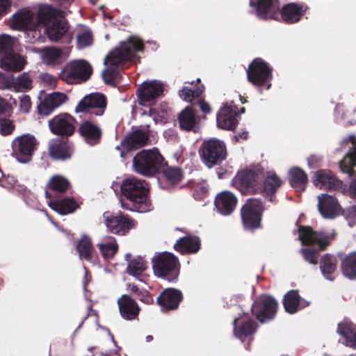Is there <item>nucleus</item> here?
Here are the masks:
<instances>
[{
	"instance_id": "f257e3e1",
	"label": "nucleus",
	"mask_w": 356,
	"mask_h": 356,
	"mask_svg": "<svg viewBox=\"0 0 356 356\" xmlns=\"http://www.w3.org/2000/svg\"><path fill=\"white\" fill-rule=\"evenodd\" d=\"M118 179L117 177L111 187L116 194L119 188L120 202L124 209L138 213H146L152 209L149 188L145 180L134 177L124 178L121 182L118 181Z\"/></svg>"
},
{
	"instance_id": "f03ea898",
	"label": "nucleus",
	"mask_w": 356,
	"mask_h": 356,
	"mask_svg": "<svg viewBox=\"0 0 356 356\" xmlns=\"http://www.w3.org/2000/svg\"><path fill=\"white\" fill-rule=\"evenodd\" d=\"M249 10L251 14L261 20L277 19L280 13L283 21L287 24L298 22L305 12L302 5L295 3H288L281 7L280 0H250Z\"/></svg>"
},
{
	"instance_id": "7ed1b4c3",
	"label": "nucleus",
	"mask_w": 356,
	"mask_h": 356,
	"mask_svg": "<svg viewBox=\"0 0 356 356\" xmlns=\"http://www.w3.org/2000/svg\"><path fill=\"white\" fill-rule=\"evenodd\" d=\"M332 232V234H330L325 231H314L310 227L302 226L298 228V239L303 245H318V248H302L300 250L305 261L317 264L319 251L323 250L335 235L334 230Z\"/></svg>"
},
{
	"instance_id": "20e7f679",
	"label": "nucleus",
	"mask_w": 356,
	"mask_h": 356,
	"mask_svg": "<svg viewBox=\"0 0 356 356\" xmlns=\"http://www.w3.org/2000/svg\"><path fill=\"white\" fill-rule=\"evenodd\" d=\"M132 163L134 170L147 177H154L166 165L157 147L140 150L133 157Z\"/></svg>"
},
{
	"instance_id": "39448f33",
	"label": "nucleus",
	"mask_w": 356,
	"mask_h": 356,
	"mask_svg": "<svg viewBox=\"0 0 356 356\" xmlns=\"http://www.w3.org/2000/svg\"><path fill=\"white\" fill-rule=\"evenodd\" d=\"M154 276L170 283L176 282L180 273V263L172 252H156L151 259Z\"/></svg>"
},
{
	"instance_id": "423d86ee",
	"label": "nucleus",
	"mask_w": 356,
	"mask_h": 356,
	"mask_svg": "<svg viewBox=\"0 0 356 356\" xmlns=\"http://www.w3.org/2000/svg\"><path fill=\"white\" fill-rule=\"evenodd\" d=\"M198 153L202 163L209 169L220 165L227 156L225 141L216 137L204 139Z\"/></svg>"
},
{
	"instance_id": "0eeeda50",
	"label": "nucleus",
	"mask_w": 356,
	"mask_h": 356,
	"mask_svg": "<svg viewBox=\"0 0 356 356\" xmlns=\"http://www.w3.org/2000/svg\"><path fill=\"white\" fill-rule=\"evenodd\" d=\"M277 307L278 302L273 296L263 293L257 296L252 303L250 312L257 321L264 324L274 319Z\"/></svg>"
},
{
	"instance_id": "6e6552de",
	"label": "nucleus",
	"mask_w": 356,
	"mask_h": 356,
	"mask_svg": "<svg viewBox=\"0 0 356 356\" xmlns=\"http://www.w3.org/2000/svg\"><path fill=\"white\" fill-rule=\"evenodd\" d=\"M144 45L142 40L136 35H129L126 41H120V45L115 47L111 52L113 54L112 63L116 65H120L124 62L134 58H138L137 52H143Z\"/></svg>"
},
{
	"instance_id": "1a4fd4ad",
	"label": "nucleus",
	"mask_w": 356,
	"mask_h": 356,
	"mask_svg": "<svg viewBox=\"0 0 356 356\" xmlns=\"http://www.w3.org/2000/svg\"><path fill=\"white\" fill-rule=\"evenodd\" d=\"M37 145V139L33 134L27 133L18 136L12 141L11 156L20 163H28L32 161Z\"/></svg>"
},
{
	"instance_id": "9d476101",
	"label": "nucleus",
	"mask_w": 356,
	"mask_h": 356,
	"mask_svg": "<svg viewBox=\"0 0 356 356\" xmlns=\"http://www.w3.org/2000/svg\"><path fill=\"white\" fill-rule=\"evenodd\" d=\"M263 202L260 198H248L241 209V217L243 225L246 230L260 228Z\"/></svg>"
},
{
	"instance_id": "9b49d317",
	"label": "nucleus",
	"mask_w": 356,
	"mask_h": 356,
	"mask_svg": "<svg viewBox=\"0 0 356 356\" xmlns=\"http://www.w3.org/2000/svg\"><path fill=\"white\" fill-rule=\"evenodd\" d=\"M247 79L252 85L260 87L266 86L267 90L271 87L272 68L261 58H254L246 70Z\"/></svg>"
},
{
	"instance_id": "f8f14e48",
	"label": "nucleus",
	"mask_w": 356,
	"mask_h": 356,
	"mask_svg": "<svg viewBox=\"0 0 356 356\" xmlns=\"http://www.w3.org/2000/svg\"><path fill=\"white\" fill-rule=\"evenodd\" d=\"M163 83L158 80H145L141 83L136 90V96L140 106L151 107L154 105L156 99L163 95Z\"/></svg>"
},
{
	"instance_id": "ddd939ff",
	"label": "nucleus",
	"mask_w": 356,
	"mask_h": 356,
	"mask_svg": "<svg viewBox=\"0 0 356 356\" xmlns=\"http://www.w3.org/2000/svg\"><path fill=\"white\" fill-rule=\"evenodd\" d=\"M107 106L106 96L99 92L86 95L77 104L74 112L76 113H90L95 116L104 115Z\"/></svg>"
},
{
	"instance_id": "4468645a",
	"label": "nucleus",
	"mask_w": 356,
	"mask_h": 356,
	"mask_svg": "<svg viewBox=\"0 0 356 356\" xmlns=\"http://www.w3.org/2000/svg\"><path fill=\"white\" fill-rule=\"evenodd\" d=\"M76 120L68 113H60L48 121L51 134L61 138H69L76 131Z\"/></svg>"
},
{
	"instance_id": "2eb2a0df",
	"label": "nucleus",
	"mask_w": 356,
	"mask_h": 356,
	"mask_svg": "<svg viewBox=\"0 0 356 356\" xmlns=\"http://www.w3.org/2000/svg\"><path fill=\"white\" fill-rule=\"evenodd\" d=\"M341 172L348 178H353L349 184L350 195L356 199V144H353L345 154L343 159L339 161Z\"/></svg>"
},
{
	"instance_id": "dca6fc26",
	"label": "nucleus",
	"mask_w": 356,
	"mask_h": 356,
	"mask_svg": "<svg viewBox=\"0 0 356 356\" xmlns=\"http://www.w3.org/2000/svg\"><path fill=\"white\" fill-rule=\"evenodd\" d=\"M318 211L323 218L334 219L341 213V207L332 195L321 193L317 196Z\"/></svg>"
},
{
	"instance_id": "f3484780",
	"label": "nucleus",
	"mask_w": 356,
	"mask_h": 356,
	"mask_svg": "<svg viewBox=\"0 0 356 356\" xmlns=\"http://www.w3.org/2000/svg\"><path fill=\"white\" fill-rule=\"evenodd\" d=\"M184 296L181 291L178 289L168 287L165 289L156 298V303L161 307L163 312L177 309Z\"/></svg>"
},
{
	"instance_id": "a211bd4d",
	"label": "nucleus",
	"mask_w": 356,
	"mask_h": 356,
	"mask_svg": "<svg viewBox=\"0 0 356 356\" xmlns=\"http://www.w3.org/2000/svg\"><path fill=\"white\" fill-rule=\"evenodd\" d=\"M73 153V143L69 138H54L49 142V154L56 161L70 159Z\"/></svg>"
},
{
	"instance_id": "6ab92c4d",
	"label": "nucleus",
	"mask_w": 356,
	"mask_h": 356,
	"mask_svg": "<svg viewBox=\"0 0 356 356\" xmlns=\"http://www.w3.org/2000/svg\"><path fill=\"white\" fill-rule=\"evenodd\" d=\"M105 225L109 231L113 234L124 236L133 227L131 220L125 215L118 213L116 214H104Z\"/></svg>"
},
{
	"instance_id": "aec40b11",
	"label": "nucleus",
	"mask_w": 356,
	"mask_h": 356,
	"mask_svg": "<svg viewBox=\"0 0 356 356\" xmlns=\"http://www.w3.org/2000/svg\"><path fill=\"white\" fill-rule=\"evenodd\" d=\"M67 78L76 80L79 83L86 82L92 74V67L85 59L74 60L68 64Z\"/></svg>"
},
{
	"instance_id": "412c9836",
	"label": "nucleus",
	"mask_w": 356,
	"mask_h": 356,
	"mask_svg": "<svg viewBox=\"0 0 356 356\" xmlns=\"http://www.w3.org/2000/svg\"><path fill=\"white\" fill-rule=\"evenodd\" d=\"M68 100L66 94L61 92H53L44 97L38 106V112L40 115L48 116L55 109Z\"/></svg>"
},
{
	"instance_id": "4be33fe9",
	"label": "nucleus",
	"mask_w": 356,
	"mask_h": 356,
	"mask_svg": "<svg viewBox=\"0 0 356 356\" xmlns=\"http://www.w3.org/2000/svg\"><path fill=\"white\" fill-rule=\"evenodd\" d=\"M238 113L232 106L224 104L216 114V125L218 129L234 131L238 125Z\"/></svg>"
},
{
	"instance_id": "5701e85b",
	"label": "nucleus",
	"mask_w": 356,
	"mask_h": 356,
	"mask_svg": "<svg viewBox=\"0 0 356 356\" xmlns=\"http://www.w3.org/2000/svg\"><path fill=\"white\" fill-rule=\"evenodd\" d=\"M78 133L84 142L90 146H95L100 143L102 131L101 128L90 120L83 121L78 127Z\"/></svg>"
},
{
	"instance_id": "b1692460",
	"label": "nucleus",
	"mask_w": 356,
	"mask_h": 356,
	"mask_svg": "<svg viewBox=\"0 0 356 356\" xmlns=\"http://www.w3.org/2000/svg\"><path fill=\"white\" fill-rule=\"evenodd\" d=\"M131 129V131L127 133L125 138L121 141V145H127L129 149L136 150L149 143L148 130L143 129L140 127H132Z\"/></svg>"
},
{
	"instance_id": "393cba45",
	"label": "nucleus",
	"mask_w": 356,
	"mask_h": 356,
	"mask_svg": "<svg viewBox=\"0 0 356 356\" xmlns=\"http://www.w3.org/2000/svg\"><path fill=\"white\" fill-rule=\"evenodd\" d=\"M13 29L22 31L24 29H35L34 13L29 8H22L13 13L10 18Z\"/></svg>"
},
{
	"instance_id": "a878e982",
	"label": "nucleus",
	"mask_w": 356,
	"mask_h": 356,
	"mask_svg": "<svg viewBox=\"0 0 356 356\" xmlns=\"http://www.w3.org/2000/svg\"><path fill=\"white\" fill-rule=\"evenodd\" d=\"M236 203L237 198L236 195L227 190L218 193L214 200V205L217 211L222 216L230 215L234 210Z\"/></svg>"
},
{
	"instance_id": "bb28decb",
	"label": "nucleus",
	"mask_w": 356,
	"mask_h": 356,
	"mask_svg": "<svg viewBox=\"0 0 356 356\" xmlns=\"http://www.w3.org/2000/svg\"><path fill=\"white\" fill-rule=\"evenodd\" d=\"M117 303L120 314L123 319L131 321L138 317L140 308L136 300L129 295H122L118 299Z\"/></svg>"
},
{
	"instance_id": "cd10ccee",
	"label": "nucleus",
	"mask_w": 356,
	"mask_h": 356,
	"mask_svg": "<svg viewBox=\"0 0 356 356\" xmlns=\"http://www.w3.org/2000/svg\"><path fill=\"white\" fill-rule=\"evenodd\" d=\"M70 24L64 18H56L46 26L44 33L51 42H58L69 35Z\"/></svg>"
},
{
	"instance_id": "c85d7f7f",
	"label": "nucleus",
	"mask_w": 356,
	"mask_h": 356,
	"mask_svg": "<svg viewBox=\"0 0 356 356\" xmlns=\"http://www.w3.org/2000/svg\"><path fill=\"white\" fill-rule=\"evenodd\" d=\"M59 8L47 4L40 5L36 14H34L35 29L39 27H44L54 20L56 15L58 13Z\"/></svg>"
},
{
	"instance_id": "c756f323",
	"label": "nucleus",
	"mask_w": 356,
	"mask_h": 356,
	"mask_svg": "<svg viewBox=\"0 0 356 356\" xmlns=\"http://www.w3.org/2000/svg\"><path fill=\"white\" fill-rule=\"evenodd\" d=\"M201 248V241L195 235H186L180 237L174 244V248L181 254H195Z\"/></svg>"
},
{
	"instance_id": "7c9ffc66",
	"label": "nucleus",
	"mask_w": 356,
	"mask_h": 356,
	"mask_svg": "<svg viewBox=\"0 0 356 356\" xmlns=\"http://www.w3.org/2000/svg\"><path fill=\"white\" fill-rule=\"evenodd\" d=\"M76 250L79 253L80 259H86V261L95 265L99 261L97 257L95 255V250L92 245L90 237L84 234L78 241Z\"/></svg>"
},
{
	"instance_id": "2f4dec72",
	"label": "nucleus",
	"mask_w": 356,
	"mask_h": 356,
	"mask_svg": "<svg viewBox=\"0 0 356 356\" xmlns=\"http://www.w3.org/2000/svg\"><path fill=\"white\" fill-rule=\"evenodd\" d=\"M248 315V313L243 312L242 315L235 318L232 322L234 334L236 337L239 339L241 342H243V337H247L250 335H252L257 331V325L256 323L250 318L247 321H244L238 327H237L238 320L243 316Z\"/></svg>"
},
{
	"instance_id": "473e14b6",
	"label": "nucleus",
	"mask_w": 356,
	"mask_h": 356,
	"mask_svg": "<svg viewBox=\"0 0 356 356\" xmlns=\"http://www.w3.org/2000/svg\"><path fill=\"white\" fill-rule=\"evenodd\" d=\"M178 122L179 128L181 130L194 132L196 131V126L198 123V119L193 108L190 106H186L178 115Z\"/></svg>"
},
{
	"instance_id": "72a5a7b5",
	"label": "nucleus",
	"mask_w": 356,
	"mask_h": 356,
	"mask_svg": "<svg viewBox=\"0 0 356 356\" xmlns=\"http://www.w3.org/2000/svg\"><path fill=\"white\" fill-rule=\"evenodd\" d=\"M337 333L346 341V346L356 349V325L350 321L344 319L337 326Z\"/></svg>"
},
{
	"instance_id": "f704fd0d",
	"label": "nucleus",
	"mask_w": 356,
	"mask_h": 356,
	"mask_svg": "<svg viewBox=\"0 0 356 356\" xmlns=\"http://www.w3.org/2000/svg\"><path fill=\"white\" fill-rule=\"evenodd\" d=\"M50 208L61 216L74 213L78 208L79 204L73 197H66L49 204Z\"/></svg>"
},
{
	"instance_id": "c9c22d12",
	"label": "nucleus",
	"mask_w": 356,
	"mask_h": 356,
	"mask_svg": "<svg viewBox=\"0 0 356 356\" xmlns=\"http://www.w3.org/2000/svg\"><path fill=\"white\" fill-rule=\"evenodd\" d=\"M319 268L326 280L333 282L334 277L332 275L337 270V259L330 253L323 254L320 259Z\"/></svg>"
},
{
	"instance_id": "e433bc0d",
	"label": "nucleus",
	"mask_w": 356,
	"mask_h": 356,
	"mask_svg": "<svg viewBox=\"0 0 356 356\" xmlns=\"http://www.w3.org/2000/svg\"><path fill=\"white\" fill-rule=\"evenodd\" d=\"M302 298L298 290L291 289L287 291L282 300L283 306L286 313L294 314L300 309Z\"/></svg>"
},
{
	"instance_id": "4c0bfd02",
	"label": "nucleus",
	"mask_w": 356,
	"mask_h": 356,
	"mask_svg": "<svg viewBox=\"0 0 356 356\" xmlns=\"http://www.w3.org/2000/svg\"><path fill=\"white\" fill-rule=\"evenodd\" d=\"M7 56L8 57V60H0V67L1 69L9 72H20L24 69L26 64V61L22 56L15 54H11Z\"/></svg>"
},
{
	"instance_id": "58836bf2",
	"label": "nucleus",
	"mask_w": 356,
	"mask_h": 356,
	"mask_svg": "<svg viewBox=\"0 0 356 356\" xmlns=\"http://www.w3.org/2000/svg\"><path fill=\"white\" fill-rule=\"evenodd\" d=\"M261 174L252 170H244L238 174L237 179L242 187L253 189L261 179Z\"/></svg>"
},
{
	"instance_id": "ea45409f",
	"label": "nucleus",
	"mask_w": 356,
	"mask_h": 356,
	"mask_svg": "<svg viewBox=\"0 0 356 356\" xmlns=\"http://www.w3.org/2000/svg\"><path fill=\"white\" fill-rule=\"evenodd\" d=\"M281 185L282 180L275 173L267 176L263 185L266 199L269 202H273L275 200L274 195Z\"/></svg>"
},
{
	"instance_id": "a19ab883",
	"label": "nucleus",
	"mask_w": 356,
	"mask_h": 356,
	"mask_svg": "<svg viewBox=\"0 0 356 356\" xmlns=\"http://www.w3.org/2000/svg\"><path fill=\"white\" fill-rule=\"evenodd\" d=\"M343 275L350 280H356V251L350 252L341 262Z\"/></svg>"
},
{
	"instance_id": "79ce46f5",
	"label": "nucleus",
	"mask_w": 356,
	"mask_h": 356,
	"mask_svg": "<svg viewBox=\"0 0 356 356\" xmlns=\"http://www.w3.org/2000/svg\"><path fill=\"white\" fill-rule=\"evenodd\" d=\"M147 268V263L145 261L144 257L138 255L128 263L126 273L129 275L143 282V280L140 278V276L146 270Z\"/></svg>"
},
{
	"instance_id": "37998d69",
	"label": "nucleus",
	"mask_w": 356,
	"mask_h": 356,
	"mask_svg": "<svg viewBox=\"0 0 356 356\" xmlns=\"http://www.w3.org/2000/svg\"><path fill=\"white\" fill-rule=\"evenodd\" d=\"M41 59L48 66L58 65L61 62L63 50L58 47H49L47 49H42Z\"/></svg>"
},
{
	"instance_id": "c03bdc74",
	"label": "nucleus",
	"mask_w": 356,
	"mask_h": 356,
	"mask_svg": "<svg viewBox=\"0 0 356 356\" xmlns=\"http://www.w3.org/2000/svg\"><path fill=\"white\" fill-rule=\"evenodd\" d=\"M289 175L291 186L294 188L300 187L302 191H305L308 180L306 172L299 167H293L289 170Z\"/></svg>"
},
{
	"instance_id": "a18cd8bd",
	"label": "nucleus",
	"mask_w": 356,
	"mask_h": 356,
	"mask_svg": "<svg viewBox=\"0 0 356 356\" xmlns=\"http://www.w3.org/2000/svg\"><path fill=\"white\" fill-rule=\"evenodd\" d=\"M312 181L314 186H319L321 188H332L338 186V184H335L334 177L332 175L327 174L324 170H319L316 172L314 173Z\"/></svg>"
},
{
	"instance_id": "49530a36",
	"label": "nucleus",
	"mask_w": 356,
	"mask_h": 356,
	"mask_svg": "<svg viewBox=\"0 0 356 356\" xmlns=\"http://www.w3.org/2000/svg\"><path fill=\"white\" fill-rule=\"evenodd\" d=\"M97 245L104 259H112L118 250V245L113 236H108L106 241Z\"/></svg>"
},
{
	"instance_id": "de8ad7c7",
	"label": "nucleus",
	"mask_w": 356,
	"mask_h": 356,
	"mask_svg": "<svg viewBox=\"0 0 356 356\" xmlns=\"http://www.w3.org/2000/svg\"><path fill=\"white\" fill-rule=\"evenodd\" d=\"M48 186L50 189L58 191L65 192L70 186V181L64 177L60 175H54L48 182Z\"/></svg>"
},
{
	"instance_id": "09e8293b",
	"label": "nucleus",
	"mask_w": 356,
	"mask_h": 356,
	"mask_svg": "<svg viewBox=\"0 0 356 356\" xmlns=\"http://www.w3.org/2000/svg\"><path fill=\"white\" fill-rule=\"evenodd\" d=\"M204 86L203 85L197 86L195 89H191L188 86H184L179 91V95L183 100L191 102L193 99L198 98L204 92Z\"/></svg>"
},
{
	"instance_id": "8fccbe9b",
	"label": "nucleus",
	"mask_w": 356,
	"mask_h": 356,
	"mask_svg": "<svg viewBox=\"0 0 356 356\" xmlns=\"http://www.w3.org/2000/svg\"><path fill=\"white\" fill-rule=\"evenodd\" d=\"M13 37L8 34H0V54L10 55L14 54Z\"/></svg>"
},
{
	"instance_id": "3c124183",
	"label": "nucleus",
	"mask_w": 356,
	"mask_h": 356,
	"mask_svg": "<svg viewBox=\"0 0 356 356\" xmlns=\"http://www.w3.org/2000/svg\"><path fill=\"white\" fill-rule=\"evenodd\" d=\"M163 175L165 179L171 184H177L183 178L182 170L179 167H169L163 171Z\"/></svg>"
},
{
	"instance_id": "603ef678",
	"label": "nucleus",
	"mask_w": 356,
	"mask_h": 356,
	"mask_svg": "<svg viewBox=\"0 0 356 356\" xmlns=\"http://www.w3.org/2000/svg\"><path fill=\"white\" fill-rule=\"evenodd\" d=\"M15 85V77L12 74H7L0 72L1 89H10L14 88V90L18 92V88Z\"/></svg>"
},
{
	"instance_id": "864d4df0",
	"label": "nucleus",
	"mask_w": 356,
	"mask_h": 356,
	"mask_svg": "<svg viewBox=\"0 0 356 356\" xmlns=\"http://www.w3.org/2000/svg\"><path fill=\"white\" fill-rule=\"evenodd\" d=\"M18 91H26L32 88V80L29 72H24L15 78Z\"/></svg>"
},
{
	"instance_id": "5fc2aeb1",
	"label": "nucleus",
	"mask_w": 356,
	"mask_h": 356,
	"mask_svg": "<svg viewBox=\"0 0 356 356\" xmlns=\"http://www.w3.org/2000/svg\"><path fill=\"white\" fill-rule=\"evenodd\" d=\"M77 40V47L79 49H83L90 46L92 44V35L90 31H84L81 34H78L76 36Z\"/></svg>"
},
{
	"instance_id": "6e6d98bb",
	"label": "nucleus",
	"mask_w": 356,
	"mask_h": 356,
	"mask_svg": "<svg viewBox=\"0 0 356 356\" xmlns=\"http://www.w3.org/2000/svg\"><path fill=\"white\" fill-rule=\"evenodd\" d=\"M15 126L9 118H0V134L6 136L11 134L15 130Z\"/></svg>"
},
{
	"instance_id": "4d7b16f0",
	"label": "nucleus",
	"mask_w": 356,
	"mask_h": 356,
	"mask_svg": "<svg viewBox=\"0 0 356 356\" xmlns=\"http://www.w3.org/2000/svg\"><path fill=\"white\" fill-rule=\"evenodd\" d=\"M117 72L113 69L105 68L102 70L101 76L105 84L115 87L114 79L116 77Z\"/></svg>"
},
{
	"instance_id": "13d9d810",
	"label": "nucleus",
	"mask_w": 356,
	"mask_h": 356,
	"mask_svg": "<svg viewBox=\"0 0 356 356\" xmlns=\"http://www.w3.org/2000/svg\"><path fill=\"white\" fill-rule=\"evenodd\" d=\"M31 106V102L29 95L24 94L19 97V107L23 113H29Z\"/></svg>"
},
{
	"instance_id": "bf43d9fd",
	"label": "nucleus",
	"mask_w": 356,
	"mask_h": 356,
	"mask_svg": "<svg viewBox=\"0 0 356 356\" xmlns=\"http://www.w3.org/2000/svg\"><path fill=\"white\" fill-rule=\"evenodd\" d=\"M208 193V188L206 186H199L196 187L193 193V196L195 200H202Z\"/></svg>"
},
{
	"instance_id": "052dcab7",
	"label": "nucleus",
	"mask_w": 356,
	"mask_h": 356,
	"mask_svg": "<svg viewBox=\"0 0 356 356\" xmlns=\"http://www.w3.org/2000/svg\"><path fill=\"white\" fill-rule=\"evenodd\" d=\"M11 7L10 0H0V17L8 13Z\"/></svg>"
},
{
	"instance_id": "680f3d73",
	"label": "nucleus",
	"mask_w": 356,
	"mask_h": 356,
	"mask_svg": "<svg viewBox=\"0 0 356 356\" xmlns=\"http://www.w3.org/2000/svg\"><path fill=\"white\" fill-rule=\"evenodd\" d=\"M138 296H140L139 300L145 304H151L154 302L152 296L146 291L144 292L141 291V293Z\"/></svg>"
},
{
	"instance_id": "e2e57ef3",
	"label": "nucleus",
	"mask_w": 356,
	"mask_h": 356,
	"mask_svg": "<svg viewBox=\"0 0 356 356\" xmlns=\"http://www.w3.org/2000/svg\"><path fill=\"white\" fill-rule=\"evenodd\" d=\"M198 104L200 106V108L202 113L205 114L211 113V108L209 104L207 102L200 99L198 101Z\"/></svg>"
},
{
	"instance_id": "0e129e2a",
	"label": "nucleus",
	"mask_w": 356,
	"mask_h": 356,
	"mask_svg": "<svg viewBox=\"0 0 356 356\" xmlns=\"http://www.w3.org/2000/svg\"><path fill=\"white\" fill-rule=\"evenodd\" d=\"M248 138V131L246 130H243L242 131H239L238 134L232 136V140L235 143H237L240 140V139L246 140Z\"/></svg>"
},
{
	"instance_id": "69168bd1",
	"label": "nucleus",
	"mask_w": 356,
	"mask_h": 356,
	"mask_svg": "<svg viewBox=\"0 0 356 356\" xmlns=\"http://www.w3.org/2000/svg\"><path fill=\"white\" fill-rule=\"evenodd\" d=\"M123 147V149L120 152V157L127 159L128 158H130L131 156V152L134 151V149H129L127 147L128 146L127 145H121Z\"/></svg>"
},
{
	"instance_id": "338daca9",
	"label": "nucleus",
	"mask_w": 356,
	"mask_h": 356,
	"mask_svg": "<svg viewBox=\"0 0 356 356\" xmlns=\"http://www.w3.org/2000/svg\"><path fill=\"white\" fill-rule=\"evenodd\" d=\"M343 215H345L347 218H355L356 217V204L347 207L346 210L344 211Z\"/></svg>"
},
{
	"instance_id": "774afa93",
	"label": "nucleus",
	"mask_w": 356,
	"mask_h": 356,
	"mask_svg": "<svg viewBox=\"0 0 356 356\" xmlns=\"http://www.w3.org/2000/svg\"><path fill=\"white\" fill-rule=\"evenodd\" d=\"M52 1L55 2L58 6H59V9L60 8H67L71 3H72V0H51Z\"/></svg>"
}]
</instances>
